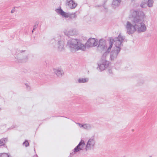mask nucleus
Listing matches in <instances>:
<instances>
[{"mask_svg":"<svg viewBox=\"0 0 157 157\" xmlns=\"http://www.w3.org/2000/svg\"><path fill=\"white\" fill-rule=\"evenodd\" d=\"M77 124L80 128H84V124H81L79 123H77Z\"/></svg>","mask_w":157,"mask_h":157,"instance_id":"26","label":"nucleus"},{"mask_svg":"<svg viewBox=\"0 0 157 157\" xmlns=\"http://www.w3.org/2000/svg\"><path fill=\"white\" fill-rule=\"evenodd\" d=\"M5 140H6V139H1L0 140V146H1L4 145L5 143Z\"/></svg>","mask_w":157,"mask_h":157,"instance_id":"22","label":"nucleus"},{"mask_svg":"<svg viewBox=\"0 0 157 157\" xmlns=\"http://www.w3.org/2000/svg\"><path fill=\"white\" fill-rule=\"evenodd\" d=\"M66 6L71 9H75L77 6V4L73 0H67Z\"/></svg>","mask_w":157,"mask_h":157,"instance_id":"13","label":"nucleus"},{"mask_svg":"<svg viewBox=\"0 0 157 157\" xmlns=\"http://www.w3.org/2000/svg\"><path fill=\"white\" fill-rule=\"evenodd\" d=\"M67 46L72 52L79 50L84 51L86 49L85 45L79 40L75 39H70L68 40Z\"/></svg>","mask_w":157,"mask_h":157,"instance_id":"3","label":"nucleus"},{"mask_svg":"<svg viewBox=\"0 0 157 157\" xmlns=\"http://www.w3.org/2000/svg\"><path fill=\"white\" fill-rule=\"evenodd\" d=\"M124 39V36L120 34L117 37H116L114 39L111 38L106 44L103 40H100L99 41L98 46L99 49L102 51H105L104 53L103 56H106L107 53H109L111 51L112 47L117 48H118L121 50V47Z\"/></svg>","mask_w":157,"mask_h":157,"instance_id":"1","label":"nucleus"},{"mask_svg":"<svg viewBox=\"0 0 157 157\" xmlns=\"http://www.w3.org/2000/svg\"><path fill=\"white\" fill-rule=\"evenodd\" d=\"M56 43V40L55 39H51V40L50 41V43L51 44H52L53 45L54 44H55Z\"/></svg>","mask_w":157,"mask_h":157,"instance_id":"25","label":"nucleus"},{"mask_svg":"<svg viewBox=\"0 0 157 157\" xmlns=\"http://www.w3.org/2000/svg\"><path fill=\"white\" fill-rule=\"evenodd\" d=\"M25 51H19L17 52L14 55L15 61L18 63H24L27 62L28 60V55L27 54L24 53Z\"/></svg>","mask_w":157,"mask_h":157,"instance_id":"4","label":"nucleus"},{"mask_svg":"<svg viewBox=\"0 0 157 157\" xmlns=\"http://www.w3.org/2000/svg\"><path fill=\"white\" fill-rule=\"evenodd\" d=\"M109 53H108L106 56H103L104 54L102 57V59L98 64V68L101 71H103L107 68L109 65V62L107 60L109 56Z\"/></svg>","mask_w":157,"mask_h":157,"instance_id":"5","label":"nucleus"},{"mask_svg":"<svg viewBox=\"0 0 157 157\" xmlns=\"http://www.w3.org/2000/svg\"><path fill=\"white\" fill-rule=\"evenodd\" d=\"M85 150L86 151L93 149L96 145V141L94 137L89 138L86 144Z\"/></svg>","mask_w":157,"mask_h":157,"instance_id":"7","label":"nucleus"},{"mask_svg":"<svg viewBox=\"0 0 157 157\" xmlns=\"http://www.w3.org/2000/svg\"><path fill=\"white\" fill-rule=\"evenodd\" d=\"M86 144L85 141L82 140L78 145L74 149L73 151L71 153V155H74L76 153L83 150L86 147Z\"/></svg>","mask_w":157,"mask_h":157,"instance_id":"8","label":"nucleus"},{"mask_svg":"<svg viewBox=\"0 0 157 157\" xmlns=\"http://www.w3.org/2000/svg\"><path fill=\"white\" fill-rule=\"evenodd\" d=\"M37 26L36 25H35L34 26V28L32 32H33L34 30L35 29L37 28Z\"/></svg>","mask_w":157,"mask_h":157,"instance_id":"29","label":"nucleus"},{"mask_svg":"<svg viewBox=\"0 0 157 157\" xmlns=\"http://www.w3.org/2000/svg\"><path fill=\"white\" fill-rule=\"evenodd\" d=\"M0 157H11L9 153H0Z\"/></svg>","mask_w":157,"mask_h":157,"instance_id":"19","label":"nucleus"},{"mask_svg":"<svg viewBox=\"0 0 157 157\" xmlns=\"http://www.w3.org/2000/svg\"><path fill=\"white\" fill-rule=\"evenodd\" d=\"M121 2V0H113L112 5V7L115 9L118 7Z\"/></svg>","mask_w":157,"mask_h":157,"instance_id":"15","label":"nucleus"},{"mask_svg":"<svg viewBox=\"0 0 157 157\" xmlns=\"http://www.w3.org/2000/svg\"><path fill=\"white\" fill-rule=\"evenodd\" d=\"M63 33L65 35L67 36H69V33L68 29H65L63 30Z\"/></svg>","mask_w":157,"mask_h":157,"instance_id":"23","label":"nucleus"},{"mask_svg":"<svg viewBox=\"0 0 157 157\" xmlns=\"http://www.w3.org/2000/svg\"><path fill=\"white\" fill-rule=\"evenodd\" d=\"M98 43V40L95 38H90L86 42V45L88 47H92L97 46Z\"/></svg>","mask_w":157,"mask_h":157,"instance_id":"11","label":"nucleus"},{"mask_svg":"<svg viewBox=\"0 0 157 157\" xmlns=\"http://www.w3.org/2000/svg\"><path fill=\"white\" fill-rule=\"evenodd\" d=\"M134 18L132 22L127 21L125 25L127 33L129 34H132L136 31V25H135Z\"/></svg>","mask_w":157,"mask_h":157,"instance_id":"6","label":"nucleus"},{"mask_svg":"<svg viewBox=\"0 0 157 157\" xmlns=\"http://www.w3.org/2000/svg\"><path fill=\"white\" fill-rule=\"evenodd\" d=\"M115 65L116 68H118L120 67L121 66V62L117 63L115 64Z\"/></svg>","mask_w":157,"mask_h":157,"instance_id":"24","label":"nucleus"},{"mask_svg":"<svg viewBox=\"0 0 157 157\" xmlns=\"http://www.w3.org/2000/svg\"><path fill=\"white\" fill-rule=\"evenodd\" d=\"M131 14L133 17L134 18L136 31L139 33L145 32L147 27L143 21L144 18L145 17L144 12L141 11L132 10L131 12Z\"/></svg>","mask_w":157,"mask_h":157,"instance_id":"2","label":"nucleus"},{"mask_svg":"<svg viewBox=\"0 0 157 157\" xmlns=\"http://www.w3.org/2000/svg\"><path fill=\"white\" fill-rule=\"evenodd\" d=\"M111 50V51L110 55V58L111 61H113L117 59L118 55L120 52L121 50L118 48H117L115 47H112Z\"/></svg>","mask_w":157,"mask_h":157,"instance_id":"10","label":"nucleus"},{"mask_svg":"<svg viewBox=\"0 0 157 157\" xmlns=\"http://www.w3.org/2000/svg\"><path fill=\"white\" fill-rule=\"evenodd\" d=\"M23 144H25V146L26 147H27L29 145V143H28V141H26Z\"/></svg>","mask_w":157,"mask_h":157,"instance_id":"27","label":"nucleus"},{"mask_svg":"<svg viewBox=\"0 0 157 157\" xmlns=\"http://www.w3.org/2000/svg\"><path fill=\"white\" fill-rule=\"evenodd\" d=\"M69 36H73L76 33V30L74 29H69Z\"/></svg>","mask_w":157,"mask_h":157,"instance_id":"17","label":"nucleus"},{"mask_svg":"<svg viewBox=\"0 0 157 157\" xmlns=\"http://www.w3.org/2000/svg\"><path fill=\"white\" fill-rule=\"evenodd\" d=\"M92 126L91 125L89 124H84V129L88 130H90L92 128Z\"/></svg>","mask_w":157,"mask_h":157,"instance_id":"18","label":"nucleus"},{"mask_svg":"<svg viewBox=\"0 0 157 157\" xmlns=\"http://www.w3.org/2000/svg\"><path fill=\"white\" fill-rule=\"evenodd\" d=\"M15 9L14 8H13V9L11 11V13H14V12H15Z\"/></svg>","mask_w":157,"mask_h":157,"instance_id":"28","label":"nucleus"},{"mask_svg":"<svg viewBox=\"0 0 157 157\" xmlns=\"http://www.w3.org/2000/svg\"><path fill=\"white\" fill-rule=\"evenodd\" d=\"M89 80L88 78H79L78 79V81L79 83H82L88 82L89 81Z\"/></svg>","mask_w":157,"mask_h":157,"instance_id":"16","label":"nucleus"},{"mask_svg":"<svg viewBox=\"0 0 157 157\" xmlns=\"http://www.w3.org/2000/svg\"><path fill=\"white\" fill-rule=\"evenodd\" d=\"M153 0H148L147 2V6L149 7H151L153 6Z\"/></svg>","mask_w":157,"mask_h":157,"instance_id":"21","label":"nucleus"},{"mask_svg":"<svg viewBox=\"0 0 157 157\" xmlns=\"http://www.w3.org/2000/svg\"><path fill=\"white\" fill-rule=\"evenodd\" d=\"M65 44L63 41H59L56 45L55 47L57 50L59 52H62L64 50Z\"/></svg>","mask_w":157,"mask_h":157,"instance_id":"12","label":"nucleus"},{"mask_svg":"<svg viewBox=\"0 0 157 157\" xmlns=\"http://www.w3.org/2000/svg\"><path fill=\"white\" fill-rule=\"evenodd\" d=\"M56 11L63 17L66 18L70 17L72 18H75L76 17L75 13H66L61 9H57Z\"/></svg>","mask_w":157,"mask_h":157,"instance_id":"9","label":"nucleus"},{"mask_svg":"<svg viewBox=\"0 0 157 157\" xmlns=\"http://www.w3.org/2000/svg\"><path fill=\"white\" fill-rule=\"evenodd\" d=\"M147 1H142L141 3L140 6L142 8H145L147 6Z\"/></svg>","mask_w":157,"mask_h":157,"instance_id":"20","label":"nucleus"},{"mask_svg":"<svg viewBox=\"0 0 157 157\" xmlns=\"http://www.w3.org/2000/svg\"><path fill=\"white\" fill-rule=\"evenodd\" d=\"M53 71L54 73L59 77L62 76L64 74L63 70L60 68H54Z\"/></svg>","mask_w":157,"mask_h":157,"instance_id":"14","label":"nucleus"}]
</instances>
